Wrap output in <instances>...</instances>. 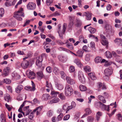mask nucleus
<instances>
[{
    "mask_svg": "<svg viewBox=\"0 0 122 122\" xmlns=\"http://www.w3.org/2000/svg\"><path fill=\"white\" fill-rule=\"evenodd\" d=\"M83 69L84 71L87 73L91 71L90 67L88 66H84L83 68Z\"/></svg>",
    "mask_w": 122,
    "mask_h": 122,
    "instance_id": "obj_29",
    "label": "nucleus"
},
{
    "mask_svg": "<svg viewBox=\"0 0 122 122\" xmlns=\"http://www.w3.org/2000/svg\"><path fill=\"white\" fill-rule=\"evenodd\" d=\"M26 75L29 78L31 79H34L35 77V74L33 71L28 70L26 72Z\"/></svg>",
    "mask_w": 122,
    "mask_h": 122,
    "instance_id": "obj_5",
    "label": "nucleus"
},
{
    "mask_svg": "<svg viewBox=\"0 0 122 122\" xmlns=\"http://www.w3.org/2000/svg\"><path fill=\"white\" fill-rule=\"evenodd\" d=\"M77 24H76V26L78 27H79L81 26L82 24V23L81 21L78 19L76 20Z\"/></svg>",
    "mask_w": 122,
    "mask_h": 122,
    "instance_id": "obj_47",
    "label": "nucleus"
},
{
    "mask_svg": "<svg viewBox=\"0 0 122 122\" xmlns=\"http://www.w3.org/2000/svg\"><path fill=\"white\" fill-rule=\"evenodd\" d=\"M35 113L34 112H33V111L31 112L30 113L29 115V117L31 120H32L33 117V114Z\"/></svg>",
    "mask_w": 122,
    "mask_h": 122,
    "instance_id": "obj_60",
    "label": "nucleus"
},
{
    "mask_svg": "<svg viewBox=\"0 0 122 122\" xmlns=\"http://www.w3.org/2000/svg\"><path fill=\"white\" fill-rule=\"evenodd\" d=\"M25 88L26 90L33 91L32 88L29 86H26L25 87Z\"/></svg>",
    "mask_w": 122,
    "mask_h": 122,
    "instance_id": "obj_57",
    "label": "nucleus"
},
{
    "mask_svg": "<svg viewBox=\"0 0 122 122\" xmlns=\"http://www.w3.org/2000/svg\"><path fill=\"white\" fill-rule=\"evenodd\" d=\"M105 28L106 30L107 31V32H108L111 31V26L107 25L105 26Z\"/></svg>",
    "mask_w": 122,
    "mask_h": 122,
    "instance_id": "obj_45",
    "label": "nucleus"
},
{
    "mask_svg": "<svg viewBox=\"0 0 122 122\" xmlns=\"http://www.w3.org/2000/svg\"><path fill=\"white\" fill-rule=\"evenodd\" d=\"M58 50L61 51H63L67 52H68L69 51V50H67L65 48L61 47H58Z\"/></svg>",
    "mask_w": 122,
    "mask_h": 122,
    "instance_id": "obj_46",
    "label": "nucleus"
},
{
    "mask_svg": "<svg viewBox=\"0 0 122 122\" xmlns=\"http://www.w3.org/2000/svg\"><path fill=\"white\" fill-rule=\"evenodd\" d=\"M44 55V54H42V55L38 56L36 58L37 60L36 62V64L39 67H40L42 66L41 62L42 61V56Z\"/></svg>",
    "mask_w": 122,
    "mask_h": 122,
    "instance_id": "obj_4",
    "label": "nucleus"
},
{
    "mask_svg": "<svg viewBox=\"0 0 122 122\" xmlns=\"http://www.w3.org/2000/svg\"><path fill=\"white\" fill-rule=\"evenodd\" d=\"M106 57L108 58H110L112 56V54L109 51H107L105 53Z\"/></svg>",
    "mask_w": 122,
    "mask_h": 122,
    "instance_id": "obj_32",
    "label": "nucleus"
},
{
    "mask_svg": "<svg viewBox=\"0 0 122 122\" xmlns=\"http://www.w3.org/2000/svg\"><path fill=\"white\" fill-rule=\"evenodd\" d=\"M60 73L61 75V77L64 79H65L66 77V75L64 72L63 71H61Z\"/></svg>",
    "mask_w": 122,
    "mask_h": 122,
    "instance_id": "obj_50",
    "label": "nucleus"
},
{
    "mask_svg": "<svg viewBox=\"0 0 122 122\" xmlns=\"http://www.w3.org/2000/svg\"><path fill=\"white\" fill-rule=\"evenodd\" d=\"M60 101V99L59 98L57 97H55L51 100L49 103L50 104H52L53 103H55L58 102Z\"/></svg>",
    "mask_w": 122,
    "mask_h": 122,
    "instance_id": "obj_23",
    "label": "nucleus"
},
{
    "mask_svg": "<svg viewBox=\"0 0 122 122\" xmlns=\"http://www.w3.org/2000/svg\"><path fill=\"white\" fill-rule=\"evenodd\" d=\"M4 82L6 84H9L11 82V81L9 79H4Z\"/></svg>",
    "mask_w": 122,
    "mask_h": 122,
    "instance_id": "obj_49",
    "label": "nucleus"
},
{
    "mask_svg": "<svg viewBox=\"0 0 122 122\" xmlns=\"http://www.w3.org/2000/svg\"><path fill=\"white\" fill-rule=\"evenodd\" d=\"M85 111L86 112V113L88 115L91 113L92 112L91 110L89 108H87L85 110Z\"/></svg>",
    "mask_w": 122,
    "mask_h": 122,
    "instance_id": "obj_63",
    "label": "nucleus"
},
{
    "mask_svg": "<svg viewBox=\"0 0 122 122\" xmlns=\"http://www.w3.org/2000/svg\"><path fill=\"white\" fill-rule=\"evenodd\" d=\"M46 27V26H43L42 27H38V28L41 32H43Z\"/></svg>",
    "mask_w": 122,
    "mask_h": 122,
    "instance_id": "obj_59",
    "label": "nucleus"
},
{
    "mask_svg": "<svg viewBox=\"0 0 122 122\" xmlns=\"http://www.w3.org/2000/svg\"><path fill=\"white\" fill-rule=\"evenodd\" d=\"M10 68L6 67L4 68L3 70V75L4 76L8 75L10 72Z\"/></svg>",
    "mask_w": 122,
    "mask_h": 122,
    "instance_id": "obj_16",
    "label": "nucleus"
},
{
    "mask_svg": "<svg viewBox=\"0 0 122 122\" xmlns=\"http://www.w3.org/2000/svg\"><path fill=\"white\" fill-rule=\"evenodd\" d=\"M56 87L57 89L60 90H61L63 88L62 85L60 84H57L56 85Z\"/></svg>",
    "mask_w": 122,
    "mask_h": 122,
    "instance_id": "obj_53",
    "label": "nucleus"
},
{
    "mask_svg": "<svg viewBox=\"0 0 122 122\" xmlns=\"http://www.w3.org/2000/svg\"><path fill=\"white\" fill-rule=\"evenodd\" d=\"M86 16V19L87 20H90L91 19L92 14L89 12H84Z\"/></svg>",
    "mask_w": 122,
    "mask_h": 122,
    "instance_id": "obj_20",
    "label": "nucleus"
},
{
    "mask_svg": "<svg viewBox=\"0 0 122 122\" xmlns=\"http://www.w3.org/2000/svg\"><path fill=\"white\" fill-rule=\"evenodd\" d=\"M94 120V117L92 116H89L87 117V121L88 122H92Z\"/></svg>",
    "mask_w": 122,
    "mask_h": 122,
    "instance_id": "obj_43",
    "label": "nucleus"
},
{
    "mask_svg": "<svg viewBox=\"0 0 122 122\" xmlns=\"http://www.w3.org/2000/svg\"><path fill=\"white\" fill-rule=\"evenodd\" d=\"M117 116L118 119L120 121L122 120V117L121 115L120 114H118Z\"/></svg>",
    "mask_w": 122,
    "mask_h": 122,
    "instance_id": "obj_64",
    "label": "nucleus"
},
{
    "mask_svg": "<svg viewBox=\"0 0 122 122\" xmlns=\"http://www.w3.org/2000/svg\"><path fill=\"white\" fill-rule=\"evenodd\" d=\"M113 73V69L111 67L106 69L104 71V74L105 75L110 76Z\"/></svg>",
    "mask_w": 122,
    "mask_h": 122,
    "instance_id": "obj_7",
    "label": "nucleus"
},
{
    "mask_svg": "<svg viewBox=\"0 0 122 122\" xmlns=\"http://www.w3.org/2000/svg\"><path fill=\"white\" fill-rule=\"evenodd\" d=\"M115 42L119 45H120L122 40L121 38H116L114 41Z\"/></svg>",
    "mask_w": 122,
    "mask_h": 122,
    "instance_id": "obj_26",
    "label": "nucleus"
},
{
    "mask_svg": "<svg viewBox=\"0 0 122 122\" xmlns=\"http://www.w3.org/2000/svg\"><path fill=\"white\" fill-rule=\"evenodd\" d=\"M90 56L89 54H87L86 56L85 59L87 61H89L90 60Z\"/></svg>",
    "mask_w": 122,
    "mask_h": 122,
    "instance_id": "obj_61",
    "label": "nucleus"
},
{
    "mask_svg": "<svg viewBox=\"0 0 122 122\" xmlns=\"http://www.w3.org/2000/svg\"><path fill=\"white\" fill-rule=\"evenodd\" d=\"M73 89L72 87L69 84L67 85L65 88V94L67 96H70L73 93Z\"/></svg>",
    "mask_w": 122,
    "mask_h": 122,
    "instance_id": "obj_3",
    "label": "nucleus"
},
{
    "mask_svg": "<svg viewBox=\"0 0 122 122\" xmlns=\"http://www.w3.org/2000/svg\"><path fill=\"white\" fill-rule=\"evenodd\" d=\"M102 115V112H98L96 114V119L97 121H98L100 119V117Z\"/></svg>",
    "mask_w": 122,
    "mask_h": 122,
    "instance_id": "obj_22",
    "label": "nucleus"
},
{
    "mask_svg": "<svg viewBox=\"0 0 122 122\" xmlns=\"http://www.w3.org/2000/svg\"><path fill=\"white\" fill-rule=\"evenodd\" d=\"M5 106L6 107L7 109L9 111H10L12 109V106L10 107V106L8 105L6 103L5 104Z\"/></svg>",
    "mask_w": 122,
    "mask_h": 122,
    "instance_id": "obj_56",
    "label": "nucleus"
},
{
    "mask_svg": "<svg viewBox=\"0 0 122 122\" xmlns=\"http://www.w3.org/2000/svg\"><path fill=\"white\" fill-rule=\"evenodd\" d=\"M74 62L76 64V65L81 68L83 65L81 63L80 60L78 58L75 59L74 60Z\"/></svg>",
    "mask_w": 122,
    "mask_h": 122,
    "instance_id": "obj_18",
    "label": "nucleus"
},
{
    "mask_svg": "<svg viewBox=\"0 0 122 122\" xmlns=\"http://www.w3.org/2000/svg\"><path fill=\"white\" fill-rule=\"evenodd\" d=\"M37 77L40 79L42 78L44 76L42 72L41 71L37 72Z\"/></svg>",
    "mask_w": 122,
    "mask_h": 122,
    "instance_id": "obj_30",
    "label": "nucleus"
},
{
    "mask_svg": "<svg viewBox=\"0 0 122 122\" xmlns=\"http://www.w3.org/2000/svg\"><path fill=\"white\" fill-rule=\"evenodd\" d=\"M7 1L6 2H5V6H10L12 5H14L15 4V1H14L12 3V4H11L8 1V0H6Z\"/></svg>",
    "mask_w": 122,
    "mask_h": 122,
    "instance_id": "obj_39",
    "label": "nucleus"
},
{
    "mask_svg": "<svg viewBox=\"0 0 122 122\" xmlns=\"http://www.w3.org/2000/svg\"><path fill=\"white\" fill-rule=\"evenodd\" d=\"M23 88V86L21 85H18L15 89L16 92L17 93H20Z\"/></svg>",
    "mask_w": 122,
    "mask_h": 122,
    "instance_id": "obj_17",
    "label": "nucleus"
},
{
    "mask_svg": "<svg viewBox=\"0 0 122 122\" xmlns=\"http://www.w3.org/2000/svg\"><path fill=\"white\" fill-rule=\"evenodd\" d=\"M88 75L92 80H94L96 79L95 74L94 73H89L88 74Z\"/></svg>",
    "mask_w": 122,
    "mask_h": 122,
    "instance_id": "obj_25",
    "label": "nucleus"
},
{
    "mask_svg": "<svg viewBox=\"0 0 122 122\" xmlns=\"http://www.w3.org/2000/svg\"><path fill=\"white\" fill-rule=\"evenodd\" d=\"M102 59V58L101 57L97 56L95 58V61L96 63H98L101 62Z\"/></svg>",
    "mask_w": 122,
    "mask_h": 122,
    "instance_id": "obj_33",
    "label": "nucleus"
},
{
    "mask_svg": "<svg viewBox=\"0 0 122 122\" xmlns=\"http://www.w3.org/2000/svg\"><path fill=\"white\" fill-rule=\"evenodd\" d=\"M58 58L60 61L62 62H65L67 60L66 56L63 55H60L58 56Z\"/></svg>",
    "mask_w": 122,
    "mask_h": 122,
    "instance_id": "obj_12",
    "label": "nucleus"
},
{
    "mask_svg": "<svg viewBox=\"0 0 122 122\" xmlns=\"http://www.w3.org/2000/svg\"><path fill=\"white\" fill-rule=\"evenodd\" d=\"M70 21L68 24V26L69 28H71L74 24L73 22L74 21V18L72 17L69 18Z\"/></svg>",
    "mask_w": 122,
    "mask_h": 122,
    "instance_id": "obj_21",
    "label": "nucleus"
},
{
    "mask_svg": "<svg viewBox=\"0 0 122 122\" xmlns=\"http://www.w3.org/2000/svg\"><path fill=\"white\" fill-rule=\"evenodd\" d=\"M12 77L16 79H19L20 77V76L18 75L17 73L15 72L12 73Z\"/></svg>",
    "mask_w": 122,
    "mask_h": 122,
    "instance_id": "obj_27",
    "label": "nucleus"
},
{
    "mask_svg": "<svg viewBox=\"0 0 122 122\" xmlns=\"http://www.w3.org/2000/svg\"><path fill=\"white\" fill-rule=\"evenodd\" d=\"M66 80L67 83L71 85H73L75 84V81L73 79L69 77H67Z\"/></svg>",
    "mask_w": 122,
    "mask_h": 122,
    "instance_id": "obj_13",
    "label": "nucleus"
},
{
    "mask_svg": "<svg viewBox=\"0 0 122 122\" xmlns=\"http://www.w3.org/2000/svg\"><path fill=\"white\" fill-rule=\"evenodd\" d=\"M4 9L2 8L0 9V16L2 17L4 15Z\"/></svg>",
    "mask_w": 122,
    "mask_h": 122,
    "instance_id": "obj_44",
    "label": "nucleus"
},
{
    "mask_svg": "<svg viewBox=\"0 0 122 122\" xmlns=\"http://www.w3.org/2000/svg\"><path fill=\"white\" fill-rule=\"evenodd\" d=\"M53 72L55 74L58 75L59 72V70L58 68L55 67L53 70Z\"/></svg>",
    "mask_w": 122,
    "mask_h": 122,
    "instance_id": "obj_38",
    "label": "nucleus"
},
{
    "mask_svg": "<svg viewBox=\"0 0 122 122\" xmlns=\"http://www.w3.org/2000/svg\"><path fill=\"white\" fill-rule=\"evenodd\" d=\"M46 87L50 88H51L52 86L51 84L50 83H49L47 81H46Z\"/></svg>",
    "mask_w": 122,
    "mask_h": 122,
    "instance_id": "obj_55",
    "label": "nucleus"
},
{
    "mask_svg": "<svg viewBox=\"0 0 122 122\" xmlns=\"http://www.w3.org/2000/svg\"><path fill=\"white\" fill-rule=\"evenodd\" d=\"M102 104L103 103L101 102H96L95 103V105L97 107H100L101 108L102 107Z\"/></svg>",
    "mask_w": 122,
    "mask_h": 122,
    "instance_id": "obj_37",
    "label": "nucleus"
},
{
    "mask_svg": "<svg viewBox=\"0 0 122 122\" xmlns=\"http://www.w3.org/2000/svg\"><path fill=\"white\" fill-rule=\"evenodd\" d=\"M59 97L61 100H63L65 99V97L63 93H61L59 94Z\"/></svg>",
    "mask_w": 122,
    "mask_h": 122,
    "instance_id": "obj_48",
    "label": "nucleus"
},
{
    "mask_svg": "<svg viewBox=\"0 0 122 122\" xmlns=\"http://www.w3.org/2000/svg\"><path fill=\"white\" fill-rule=\"evenodd\" d=\"M76 106L75 102L73 101L72 102L71 106H69L66 103L63 106L62 108L63 110L66 111V113H67L70 110L73 108H75Z\"/></svg>",
    "mask_w": 122,
    "mask_h": 122,
    "instance_id": "obj_2",
    "label": "nucleus"
},
{
    "mask_svg": "<svg viewBox=\"0 0 122 122\" xmlns=\"http://www.w3.org/2000/svg\"><path fill=\"white\" fill-rule=\"evenodd\" d=\"M63 114L62 113H61L60 115L58 116L57 117V118L56 120L59 121L61 120L63 117Z\"/></svg>",
    "mask_w": 122,
    "mask_h": 122,
    "instance_id": "obj_42",
    "label": "nucleus"
},
{
    "mask_svg": "<svg viewBox=\"0 0 122 122\" xmlns=\"http://www.w3.org/2000/svg\"><path fill=\"white\" fill-rule=\"evenodd\" d=\"M70 117V115L68 114L65 116L63 119L64 120H68Z\"/></svg>",
    "mask_w": 122,
    "mask_h": 122,
    "instance_id": "obj_62",
    "label": "nucleus"
},
{
    "mask_svg": "<svg viewBox=\"0 0 122 122\" xmlns=\"http://www.w3.org/2000/svg\"><path fill=\"white\" fill-rule=\"evenodd\" d=\"M43 107L42 106H41L38 107L36 108L33 110V112H35L37 111L36 115H39L40 114V112L41 110L42 109Z\"/></svg>",
    "mask_w": 122,
    "mask_h": 122,
    "instance_id": "obj_15",
    "label": "nucleus"
},
{
    "mask_svg": "<svg viewBox=\"0 0 122 122\" xmlns=\"http://www.w3.org/2000/svg\"><path fill=\"white\" fill-rule=\"evenodd\" d=\"M23 9L22 8H20L17 11L14 13V17L18 20H21L22 19L21 16L24 17V13L22 12Z\"/></svg>",
    "mask_w": 122,
    "mask_h": 122,
    "instance_id": "obj_1",
    "label": "nucleus"
},
{
    "mask_svg": "<svg viewBox=\"0 0 122 122\" xmlns=\"http://www.w3.org/2000/svg\"><path fill=\"white\" fill-rule=\"evenodd\" d=\"M50 96L49 95L47 94H44L43 95L42 98L45 100H47L48 99V97Z\"/></svg>",
    "mask_w": 122,
    "mask_h": 122,
    "instance_id": "obj_40",
    "label": "nucleus"
},
{
    "mask_svg": "<svg viewBox=\"0 0 122 122\" xmlns=\"http://www.w3.org/2000/svg\"><path fill=\"white\" fill-rule=\"evenodd\" d=\"M0 120L1 122H5L6 121L5 117L3 114H1L0 116Z\"/></svg>",
    "mask_w": 122,
    "mask_h": 122,
    "instance_id": "obj_28",
    "label": "nucleus"
},
{
    "mask_svg": "<svg viewBox=\"0 0 122 122\" xmlns=\"http://www.w3.org/2000/svg\"><path fill=\"white\" fill-rule=\"evenodd\" d=\"M25 101H24L23 104L20 106L18 110V111L22 113L24 116L27 115L29 114V112H24L22 111V108L25 105Z\"/></svg>",
    "mask_w": 122,
    "mask_h": 122,
    "instance_id": "obj_11",
    "label": "nucleus"
},
{
    "mask_svg": "<svg viewBox=\"0 0 122 122\" xmlns=\"http://www.w3.org/2000/svg\"><path fill=\"white\" fill-rule=\"evenodd\" d=\"M101 39V42L103 45L106 46L108 44V42L105 36L102 34L100 36Z\"/></svg>",
    "mask_w": 122,
    "mask_h": 122,
    "instance_id": "obj_6",
    "label": "nucleus"
},
{
    "mask_svg": "<svg viewBox=\"0 0 122 122\" xmlns=\"http://www.w3.org/2000/svg\"><path fill=\"white\" fill-rule=\"evenodd\" d=\"M69 41H67L65 43L66 44V46L69 49L71 50H72L73 49V47L72 45L71 44L69 43Z\"/></svg>",
    "mask_w": 122,
    "mask_h": 122,
    "instance_id": "obj_24",
    "label": "nucleus"
},
{
    "mask_svg": "<svg viewBox=\"0 0 122 122\" xmlns=\"http://www.w3.org/2000/svg\"><path fill=\"white\" fill-rule=\"evenodd\" d=\"M47 71L49 73H51L52 71V69L51 67L50 66H48L46 68Z\"/></svg>",
    "mask_w": 122,
    "mask_h": 122,
    "instance_id": "obj_58",
    "label": "nucleus"
},
{
    "mask_svg": "<svg viewBox=\"0 0 122 122\" xmlns=\"http://www.w3.org/2000/svg\"><path fill=\"white\" fill-rule=\"evenodd\" d=\"M69 70L70 72H74L75 71V67L72 66H70Z\"/></svg>",
    "mask_w": 122,
    "mask_h": 122,
    "instance_id": "obj_54",
    "label": "nucleus"
},
{
    "mask_svg": "<svg viewBox=\"0 0 122 122\" xmlns=\"http://www.w3.org/2000/svg\"><path fill=\"white\" fill-rule=\"evenodd\" d=\"M89 30L90 33L92 34L94 33L96 31V30L95 29L91 27H89Z\"/></svg>",
    "mask_w": 122,
    "mask_h": 122,
    "instance_id": "obj_36",
    "label": "nucleus"
},
{
    "mask_svg": "<svg viewBox=\"0 0 122 122\" xmlns=\"http://www.w3.org/2000/svg\"><path fill=\"white\" fill-rule=\"evenodd\" d=\"M79 88L80 90L82 91H85L87 90V88L86 86L82 85L80 86Z\"/></svg>",
    "mask_w": 122,
    "mask_h": 122,
    "instance_id": "obj_34",
    "label": "nucleus"
},
{
    "mask_svg": "<svg viewBox=\"0 0 122 122\" xmlns=\"http://www.w3.org/2000/svg\"><path fill=\"white\" fill-rule=\"evenodd\" d=\"M27 8L30 10H34L36 8V5L34 3L30 2L27 5Z\"/></svg>",
    "mask_w": 122,
    "mask_h": 122,
    "instance_id": "obj_9",
    "label": "nucleus"
},
{
    "mask_svg": "<svg viewBox=\"0 0 122 122\" xmlns=\"http://www.w3.org/2000/svg\"><path fill=\"white\" fill-rule=\"evenodd\" d=\"M78 77L80 82L82 83H84L85 79L82 71H79L78 73Z\"/></svg>",
    "mask_w": 122,
    "mask_h": 122,
    "instance_id": "obj_8",
    "label": "nucleus"
},
{
    "mask_svg": "<svg viewBox=\"0 0 122 122\" xmlns=\"http://www.w3.org/2000/svg\"><path fill=\"white\" fill-rule=\"evenodd\" d=\"M53 0H46V4L48 6H50L52 3Z\"/></svg>",
    "mask_w": 122,
    "mask_h": 122,
    "instance_id": "obj_52",
    "label": "nucleus"
},
{
    "mask_svg": "<svg viewBox=\"0 0 122 122\" xmlns=\"http://www.w3.org/2000/svg\"><path fill=\"white\" fill-rule=\"evenodd\" d=\"M30 64L29 62L28 61L25 60L23 61L21 64L22 67L24 69L27 68Z\"/></svg>",
    "mask_w": 122,
    "mask_h": 122,
    "instance_id": "obj_10",
    "label": "nucleus"
},
{
    "mask_svg": "<svg viewBox=\"0 0 122 122\" xmlns=\"http://www.w3.org/2000/svg\"><path fill=\"white\" fill-rule=\"evenodd\" d=\"M84 52V51L81 49L79 50L76 52V55H77V56L80 57H82Z\"/></svg>",
    "mask_w": 122,
    "mask_h": 122,
    "instance_id": "obj_19",
    "label": "nucleus"
},
{
    "mask_svg": "<svg viewBox=\"0 0 122 122\" xmlns=\"http://www.w3.org/2000/svg\"><path fill=\"white\" fill-rule=\"evenodd\" d=\"M53 114V112L51 111H48L47 113V115L48 117H50L52 116Z\"/></svg>",
    "mask_w": 122,
    "mask_h": 122,
    "instance_id": "obj_51",
    "label": "nucleus"
},
{
    "mask_svg": "<svg viewBox=\"0 0 122 122\" xmlns=\"http://www.w3.org/2000/svg\"><path fill=\"white\" fill-rule=\"evenodd\" d=\"M59 93L58 92L53 91H51V95L53 97H56L57 96V94H58Z\"/></svg>",
    "mask_w": 122,
    "mask_h": 122,
    "instance_id": "obj_35",
    "label": "nucleus"
},
{
    "mask_svg": "<svg viewBox=\"0 0 122 122\" xmlns=\"http://www.w3.org/2000/svg\"><path fill=\"white\" fill-rule=\"evenodd\" d=\"M98 98L103 103H105L106 101L104 97L102 95H100L98 96Z\"/></svg>",
    "mask_w": 122,
    "mask_h": 122,
    "instance_id": "obj_31",
    "label": "nucleus"
},
{
    "mask_svg": "<svg viewBox=\"0 0 122 122\" xmlns=\"http://www.w3.org/2000/svg\"><path fill=\"white\" fill-rule=\"evenodd\" d=\"M5 101L9 102V100L10 98V95L8 94H6L5 95Z\"/></svg>",
    "mask_w": 122,
    "mask_h": 122,
    "instance_id": "obj_41",
    "label": "nucleus"
},
{
    "mask_svg": "<svg viewBox=\"0 0 122 122\" xmlns=\"http://www.w3.org/2000/svg\"><path fill=\"white\" fill-rule=\"evenodd\" d=\"M101 108L102 110H106L108 112L110 110L109 105H106L103 103L102 105Z\"/></svg>",
    "mask_w": 122,
    "mask_h": 122,
    "instance_id": "obj_14",
    "label": "nucleus"
}]
</instances>
